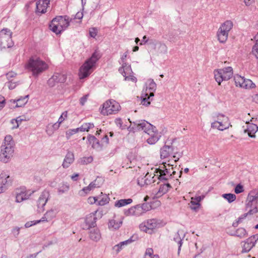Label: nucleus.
Returning <instances> with one entry per match:
<instances>
[{
    "label": "nucleus",
    "instance_id": "f257e3e1",
    "mask_svg": "<svg viewBox=\"0 0 258 258\" xmlns=\"http://www.w3.org/2000/svg\"><path fill=\"white\" fill-rule=\"evenodd\" d=\"M131 124L127 128L130 132L135 133L140 131H143L148 135L147 142L150 145L155 144L160 138L161 135L157 132L155 126L153 125L145 120H137L132 122Z\"/></svg>",
    "mask_w": 258,
    "mask_h": 258
},
{
    "label": "nucleus",
    "instance_id": "f03ea898",
    "mask_svg": "<svg viewBox=\"0 0 258 258\" xmlns=\"http://www.w3.org/2000/svg\"><path fill=\"white\" fill-rule=\"evenodd\" d=\"M26 68L32 72L34 76H37L48 68L47 64L39 58L31 57L26 64Z\"/></svg>",
    "mask_w": 258,
    "mask_h": 258
},
{
    "label": "nucleus",
    "instance_id": "7ed1b4c3",
    "mask_svg": "<svg viewBox=\"0 0 258 258\" xmlns=\"http://www.w3.org/2000/svg\"><path fill=\"white\" fill-rule=\"evenodd\" d=\"M100 55L97 52H94L90 58L88 59L80 69L79 74L81 79L87 77L91 73V70L100 58Z\"/></svg>",
    "mask_w": 258,
    "mask_h": 258
},
{
    "label": "nucleus",
    "instance_id": "20e7f679",
    "mask_svg": "<svg viewBox=\"0 0 258 258\" xmlns=\"http://www.w3.org/2000/svg\"><path fill=\"white\" fill-rule=\"evenodd\" d=\"M148 85L146 87L145 90H143L141 96L142 104L143 105L148 106L150 104L152 97L154 96V92L156 90L157 85L152 79L148 80Z\"/></svg>",
    "mask_w": 258,
    "mask_h": 258
},
{
    "label": "nucleus",
    "instance_id": "39448f33",
    "mask_svg": "<svg viewBox=\"0 0 258 258\" xmlns=\"http://www.w3.org/2000/svg\"><path fill=\"white\" fill-rule=\"evenodd\" d=\"M69 25V22L62 16L53 18L49 24L50 29L56 34H59Z\"/></svg>",
    "mask_w": 258,
    "mask_h": 258
},
{
    "label": "nucleus",
    "instance_id": "423d86ee",
    "mask_svg": "<svg viewBox=\"0 0 258 258\" xmlns=\"http://www.w3.org/2000/svg\"><path fill=\"white\" fill-rule=\"evenodd\" d=\"M233 26V23L230 20H227L221 25L217 32V37L220 43H224L227 41L229 32Z\"/></svg>",
    "mask_w": 258,
    "mask_h": 258
},
{
    "label": "nucleus",
    "instance_id": "0eeeda50",
    "mask_svg": "<svg viewBox=\"0 0 258 258\" xmlns=\"http://www.w3.org/2000/svg\"><path fill=\"white\" fill-rule=\"evenodd\" d=\"M233 75V69L231 67L217 69L214 71L215 79L219 85H220L223 81L229 80L232 77Z\"/></svg>",
    "mask_w": 258,
    "mask_h": 258
},
{
    "label": "nucleus",
    "instance_id": "6e6552de",
    "mask_svg": "<svg viewBox=\"0 0 258 258\" xmlns=\"http://www.w3.org/2000/svg\"><path fill=\"white\" fill-rule=\"evenodd\" d=\"M120 108L119 104L114 100L110 99L106 101L102 105L101 113L104 115L115 114Z\"/></svg>",
    "mask_w": 258,
    "mask_h": 258
},
{
    "label": "nucleus",
    "instance_id": "1a4fd4ad",
    "mask_svg": "<svg viewBox=\"0 0 258 258\" xmlns=\"http://www.w3.org/2000/svg\"><path fill=\"white\" fill-rule=\"evenodd\" d=\"M12 32L8 28L0 31V46L2 48H10L14 45L12 39Z\"/></svg>",
    "mask_w": 258,
    "mask_h": 258
},
{
    "label": "nucleus",
    "instance_id": "9d476101",
    "mask_svg": "<svg viewBox=\"0 0 258 258\" xmlns=\"http://www.w3.org/2000/svg\"><path fill=\"white\" fill-rule=\"evenodd\" d=\"M15 147L11 145H2L0 154V160L4 163L8 162L13 157Z\"/></svg>",
    "mask_w": 258,
    "mask_h": 258
},
{
    "label": "nucleus",
    "instance_id": "9b49d317",
    "mask_svg": "<svg viewBox=\"0 0 258 258\" xmlns=\"http://www.w3.org/2000/svg\"><path fill=\"white\" fill-rule=\"evenodd\" d=\"M119 72L125 77V80H132L133 82L137 81V78L132 76L130 75L133 73L131 67L128 65L126 62L122 63V66L118 69Z\"/></svg>",
    "mask_w": 258,
    "mask_h": 258
},
{
    "label": "nucleus",
    "instance_id": "f8f14e48",
    "mask_svg": "<svg viewBox=\"0 0 258 258\" xmlns=\"http://www.w3.org/2000/svg\"><path fill=\"white\" fill-rule=\"evenodd\" d=\"M49 192L47 190L43 191L37 201V211L38 213L44 212L45 206L49 198Z\"/></svg>",
    "mask_w": 258,
    "mask_h": 258
},
{
    "label": "nucleus",
    "instance_id": "ddd939ff",
    "mask_svg": "<svg viewBox=\"0 0 258 258\" xmlns=\"http://www.w3.org/2000/svg\"><path fill=\"white\" fill-rule=\"evenodd\" d=\"M97 211L92 213L86 217L85 219V226L83 228V229L88 230L91 228L96 227V221L97 217L96 216Z\"/></svg>",
    "mask_w": 258,
    "mask_h": 258
},
{
    "label": "nucleus",
    "instance_id": "4468645a",
    "mask_svg": "<svg viewBox=\"0 0 258 258\" xmlns=\"http://www.w3.org/2000/svg\"><path fill=\"white\" fill-rule=\"evenodd\" d=\"M67 79L66 75L61 74L55 73L47 81V84L50 87H53L56 84L64 83Z\"/></svg>",
    "mask_w": 258,
    "mask_h": 258
},
{
    "label": "nucleus",
    "instance_id": "2eb2a0df",
    "mask_svg": "<svg viewBox=\"0 0 258 258\" xmlns=\"http://www.w3.org/2000/svg\"><path fill=\"white\" fill-rule=\"evenodd\" d=\"M157 220L155 219L148 220L139 226L140 229L144 232H147L149 230H153L157 227Z\"/></svg>",
    "mask_w": 258,
    "mask_h": 258
},
{
    "label": "nucleus",
    "instance_id": "dca6fc26",
    "mask_svg": "<svg viewBox=\"0 0 258 258\" xmlns=\"http://www.w3.org/2000/svg\"><path fill=\"white\" fill-rule=\"evenodd\" d=\"M49 4V0H38L36 2V14L41 15L45 13Z\"/></svg>",
    "mask_w": 258,
    "mask_h": 258
},
{
    "label": "nucleus",
    "instance_id": "f3484780",
    "mask_svg": "<svg viewBox=\"0 0 258 258\" xmlns=\"http://www.w3.org/2000/svg\"><path fill=\"white\" fill-rule=\"evenodd\" d=\"M217 122H218L219 125L220 126V128L224 131L229 127L230 123L229 122V118L223 114L219 113L217 115Z\"/></svg>",
    "mask_w": 258,
    "mask_h": 258
},
{
    "label": "nucleus",
    "instance_id": "a211bd4d",
    "mask_svg": "<svg viewBox=\"0 0 258 258\" xmlns=\"http://www.w3.org/2000/svg\"><path fill=\"white\" fill-rule=\"evenodd\" d=\"M258 188H255L248 193L246 202L248 203V206L252 205H257Z\"/></svg>",
    "mask_w": 258,
    "mask_h": 258
},
{
    "label": "nucleus",
    "instance_id": "6ab92c4d",
    "mask_svg": "<svg viewBox=\"0 0 258 258\" xmlns=\"http://www.w3.org/2000/svg\"><path fill=\"white\" fill-rule=\"evenodd\" d=\"M172 145H165L160 149V157L161 159H165L175 154Z\"/></svg>",
    "mask_w": 258,
    "mask_h": 258
},
{
    "label": "nucleus",
    "instance_id": "aec40b11",
    "mask_svg": "<svg viewBox=\"0 0 258 258\" xmlns=\"http://www.w3.org/2000/svg\"><path fill=\"white\" fill-rule=\"evenodd\" d=\"M88 142L91 145L92 147L97 150H101L103 146V143H100L99 141L93 135H89L87 137Z\"/></svg>",
    "mask_w": 258,
    "mask_h": 258
},
{
    "label": "nucleus",
    "instance_id": "412c9836",
    "mask_svg": "<svg viewBox=\"0 0 258 258\" xmlns=\"http://www.w3.org/2000/svg\"><path fill=\"white\" fill-rule=\"evenodd\" d=\"M102 184V179L98 177L95 180L91 182L89 185L83 188V190L87 194L91 190L96 188L99 187Z\"/></svg>",
    "mask_w": 258,
    "mask_h": 258
},
{
    "label": "nucleus",
    "instance_id": "4be33fe9",
    "mask_svg": "<svg viewBox=\"0 0 258 258\" xmlns=\"http://www.w3.org/2000/svg\"><path fill=\"white\" fill-rule=\"evenodd\" d=\"M89 230V238L93 241L97 242L101 238V235L100 231V230L97 228L95 227L93 228H91L88 229Z\"/></svg>",
    "mask_w": 258,
    "mask_h": 258
},
{
    "label": "nucleus",
    "instance_id": "5701e85b",
    "mask_svg": "<svg viewBox=\"0 0 258 258\" xmlns=\"http://www.w3.org/2000/svg\"><path fill=\"white\" fill-rule=\"evenodd\" d=\"M74 153L71 151H68L64 157L62 166L63 168H67L74 162Z\"/></svg>",
    "mask_w": 258,
    "mask_h": 258
},
{
    "label": "nucleus",
    "instance_id": "b1692460",
    "mask_svg": "<svg viewBox=\"0 0 258 258\" xmlns=\"http://www.w3.org/2000/svg\"><path fill=\"white\" fill-rule=\"evenodd\" d=\"M140 205L132 207L130 209L124 210V214L126 216H139L142 214V212L139 211Z\"/></svg>",
    "mask_w": 258,
    "mask_h": 258
},
{
    "label": "nucleus",
    "instance_id": "393cba45",
    "mask_svg": "<svg viewBox=\"0 0 258 258\" xmlns=\"http://www.w3.org/2000/svg\"><path fill=\"white\" fill-rule=\"evenodd\" d=\"M258 130L257 126L253 123H248L246 129L244 130V133H247L248 135L250 138H255V134Z\"/></svg>",
    "mask_w": 258,
    "mask_h": 258
},
{
    "label": "nucleus",
    "instance_id": "a878e982",
    "mask_svg": "<svg viewBox=\"0 0 258 258\" xmlns=\"http://www.w3.org/2000/svg\"><path fill=\"white\" fill-rule=\"evenodd\" d=\"M246 209L248 212L241 216L245 219L249 215H252L258 212L257 205H252L248 206V203L246 202Z\"/></svg>",
    "mask_w": 258,
    "mask_h": 258
},
{
    "label": "nucleus",
    "instance_id": "bb28decb",
    "mask_svg": "<svg viewBox=\"0 0 258 258\" xmlns=\"http://www.w3.org/2000/svg\"><path fill=\"white\" fill-rule=\"evenodd\" d=\"M255 242L252 241L251 237H249L245 241L242 246V253H246L249 252L251 249L254 246Z\"/></svg>",
    "mask_w": 258,
    "mask_h": 258
},
{
    "label": "nucleus",
    "instance_id": "cd10ccee",
    "mask_svg": "<svg viewBox=\"0 0 258 258\" xmlns=\"http://www.w3.org/2000/svg\"><path fill=\"white\" fill-rule=\"evenodd\" d=\"M29 97V95L24 97H20L17 99L12 100L11 102H12L13 104H16L15 107H21L24 106L28 102Z\"/></svg>",
    "mask_w": 258,
    "mask_h": 258
},
{
    "label": "nucleus",
    "instance_id": "c85d7f7f",
    "mask_svg": "<svg viewBox=\"0 0 258 258\" xmlns=\"http://www.w3.org/2000/svg\"><path fill=\"white\" fill-rule=\"evenodd\" d=\"M9 178L10 176L5 173L0 174V194L6 190V185L8 183V179Z\"/></svg>",
    "mask_w": 258,
    "mask_h": 258
},
{
    "label": "nucleus",
    "instance_id": "c756f323",
    "mask_svg": "<svg viewBox=\"0 0 258 258\" xmlns=\"http://www.w3.org/2000/svg\"><path fill=\"white\" fill-rule=\"evenodd\" d=\"M135 236H133L130 237L128 239L125 240L124 241L120 242L119 243L113 246V249L118 253L121 249H122V246L124 245H126L127 244L131 243L133 241H135V239L133 238Z\"/></svg>",
    "mask_w": 258,
    "mask_h": 258
},
{
    "label": "nucleus",
    "instance_id": "7c9ffc66",
    "mask_svg": "<svg viewBox=\"0 0 258 258\" xmlns=\"http://www.w3.org/2000/svg\"><path fill=\"white\" fill-rule=\"evenodd\" d=\"M171 188V185L167 183L160 185V188L156 194L157 197H160L168 191Z\"/></svg>",
    "mask_w": 258,
    "mask_h": 258
},
{
    "label": "nucleus",
    "instance_id": "2f4dec72",
    "mask_svg": "<svg viewBox=\"0 0 258 258\" xmlns=\"http://www.w3.org/2000/svg\"><path fill=\"white\" fill-rule=\"evenodd\" d=\"M232 236H237L240 238H243L247 235V232L244 228H238L234 233L230 234Z\"/></svg>",
    "mask_w": 258,
    "mask_h": 258
},
{
    "label": "nucleus",
    "instance_id": "473e14b6",
    "mask_svg": "<svg viewBox=\"0 0 258 258\" xmlns=\"http://www.w3.org/2000/svg\"><path fill=\"white\" fill-rule=\"evenodd\" d=\"M122 223L121 221H116L114 219L110 220L108 223V228L110 229L117 230L121 226Z\"/></svg>",
    "mask_w": 258,
    "mask_h": 258
},
{
    "label": "nucleus",
    "instance_id": "72a5a7b5",
    "mask_svg": "<svg viewBox=\"0 0 258 258\" xmlns=\"http://www.w3.org/2000/svg\"><path fill=\"white\" fill-rule=\"evenodd\" d=\"M132 202L133 200L130 198L127 199H121L115 202V206L118 208H120L130 204Z\"/></svg>",
    "mask_w": 258,
    "mask_h": 258
},
{
    "label": "nucleus",
    "instance_id": "f704fd0d",
    "mask_svg": "<svg viewBox=\"0 0 258 258\" xmlns=\"http://www.w3.org/2000/svg\"><path fill=\"white\" fill-rule=\"evenodd\" d=\"M60 126L59 123L56 122L53 124H48L47 126L46 132L47 133L51 135H52L55 131L57 130Z\"/></svg>",
    "mask_w": 258,
    "mask_h": 258
},
{
    "label": "nucleus",
    "instance_id": "c9c22d12",
    "mask_svg": "<svg viewBox=\"0 0 258 258\" xmlns=\"http://www.w3.org/2000/svg\"><path fill=\"white\" fill-rule=\"evenodd\" d=\"M184 236H183V238H181L180 236L179 235L178 232L176 233L174 237H173V240L175 241L178 245V251L177 253L178 254H179L180 251L181 250V247L182 245V239L184 238Z\"/></svg>",
    "mask_w": 258,
    "mask_h": 258
},
{
    "label": "nucleus",
    "instance_id": "e433bc0d",
    "mask_svg": "<svg viewBox=\"0 0 258 258\" xmlns=\"http://www.w3.org/2000/svg\"><path fill=\"white\" fill-rule=\"evenodd\" d=\"M245 78L243 77H241L239 75H235L234 76V80L236 86H239L242 88V85H243Z\"/></svg>",
    "mask_w": 258,
    "mask_h": 258
},
{
    "label": "nucleus",
    "instance_id": "4c0bfd02",
    "mask_svg": "<svg viewBox=\"0 0 258 258\" xmlns=\"http://www.w3.org/2000/svg\"><path fill=\"white\" fill-rule=\"evenodd\" d=\"M102 196L99 197L98 205L100 206H104L109 203V198L106 195H103V193H101Z\"/></svg>",
    "mask_w": 258,
    "mask_h": 258
},
{
    "label": "nucleus",
    "instance_id": "58836bf2",
    "mask_svg": "<svg viewBox=\"0 0 258 258\" xmlns=\"http://www.w3.org/2000/svg\"><path fill=\"white\" fill-rule=\"evenodd\" d=\"M94 127V125L93 123L89 122L83 123L81 126L79 127V128L80 132H88L90 129Z\"/></svg>",
    "mask_w": 258,
    "mask_h": 258
},
{
    "label": "nucleus",
    "instance_id": "ea45409f",
    "mask_svg": "<svg viewBox=\"0 0 258 258\" xmlns=\"http://www.w3.org/2000/svg\"><path fill=\"white\" fill-rule=\"evenodd\" d=\"M222 197L226 200L229 203L234 202L236 199V196L233 194H224L222 195Z\"/></svg>",
    "mask_w": 258,
    "mask_h": 258
},
{
    "label": "nucleus",
    "instance_id": "a19ab883",
    "mask_svg": "<svg viewBox=\"0 0 258 258\" xmlns=\"http://www.w3.org/2000/svg\"><path fill=\"white\" fill-rule=\"evenodd\" d=\"M255 87V84L252 82L251 80L245 78L243 85H242V88L245 89H250L254 88Z\"/></svg>",
    "mask_w": 258,
    "mask_h": 258
},
{
    "label": "nucleus",
    "instance_id": "79ce46f5",
    "mask_svg": "<svg viewBox=\"0 0 258 258\" xmlns=\"http://www.w3.org/2000/svg\"><path fill=\"white\" fill-rule=\"evenodd\" d=\"M254 39L256 43L252 47V52L256 58L258 59V33L254 36Z\"/></svg>",
    "mask_w": 258,
    "mask_h": 258
},
{
    "label": "nucleus",
    "instance_id": "37998d69",
    "mask_svg": "<svg viewBox=\"0 0 258 258\" xmlns=\"http://www.w3.org/2000/svg\"><path fill=\"white\" fill-rule=\"evenodd\" d=\"M11 145V146L15 147L14 141L13 140V138L11 135H7L6 136L4 140V144L3 145Z\"/></svg>",
    "mask_w": 258,
    "mask_h": 258
},
{
    "label": "nucleus",
    "instance_id": "c03bdc74",
    "mask_svg": "<svg viewBox=\"0 0 258 258\" xmlns=\"http://www.w3.org/2000/svg\"><path fill=\"white\" fill-rule=\"evenodd\" d=\"M140 208L139 211H141L142 213L148 211L152 208L151 205L148 203H144L142 204V205H140Z\"/></svg>",
    "mask_w": 258,
    "mask_h": 258
},
{
    "label": "nucleus",
    "instance_id": "a18cd8bd",
    "mask_svg": "<svg viewBox=\"0 0 258 258\" xmlns=\"http://www.w3.org/2000/svg\"><path fill=\"white\" fill-rule=\"evenodd\" d=\"M93 160V157L90 156L89 157H85L80 159V163L81 164L85 165L91 163Z\"/></svg>",
    "mask_w": 258,
    "mask_h": 258
},
{
    "label": "nucleus",
    "instance_id": "49530a36",
    "mask_svg": "<svg viewBox=\"0 0 258 258\" xmlns=\"http://www.w3.org/2000/svg\"><path fill=\"white\" fill-rule=\"evenodd\" d=\"M200 197H198L197 198V202L191 201L190 202L191 206L190 208L192 210H194L195 211H197L198 209H199L200 204L199 203L200 200Z\"/></svg>",
    "mask_w": 258,
    "mask_h": 258
},
{
    "label": "nucleus",
    "instance_id": "de8ad7c7",
    "mask_svg": "<svg viewBox=\"0 0 258 258\" xmlns=\"http://www.w3.org/2000/svg\"><path fill=\"white\" fill-rule=\"evenodd\" d=\"M80 131L79 127L74 129H70L66 132V136L67 138Z\"/></svg>",
    "mask_w": 258,
    "mask_h": 258
},
{
    "label": "nucleus",
    "instance_id": "09e8293b",
    "mask_svg": "<svg viewBox=\"0 0 258 258\" xmlns=\"http://www.w3.org/2000/svg\"><path fill=\"white\" fill-rule=\"evenodd\" d=\"M153 255V249L148 248L146 249L144 258H151Z\"/></svg>",
    "mask_w": 258,
    "mask_h": 258
},
{
    "label": "nucleus",
    "instance_id": "8fccbe9b",
    "mask_svg": "<svg viewBox=\"0 0 258 258\" xmlns=\"http://www.w3.org/2000/svg\"><path fill=\"white\" fill-rule=\"evenodd\" d=\"M244 191L243 186L240 183L238 184L234 188V192L236 194H240Z\"/></svg>",
    "mask_w": 258,
    "mask_h": 258
},
{
    "label": "nucleus",
    "instance_id": "3c124183",
    "mask_svg": "<svg viewBox=\"0 0 258 258\" xmlns=\"http://www.w3.org/2000/svg\"><path fill=\"white\" fill-rule=\"evenodd\" d=\"M18 82H13V80H10L8 82V86L9 89L13 90L15 89L16 86L18 85Z\"/></svg>",
    "mask_w": 258,
    "mask_h": 258
},
{
    "label": "nucleus",
    "instance_id": "603ef678",
    "mask_svg": "<svg viewBox=\"0 0 258 258\" xmlns=\"http://www.w3.org/2000/svg\"><path fill=\"white\" fill-rule=\"evenodd\" d=\"M45 214L46 215L49 220L52 219L55 217L54 210L52 209L47 211Z\"/></svg>",
    "mask_w": 258,
    "mask_h": 258
},
{
    "label": "nucleus",
    "instance_id": "864d4df0",
    "mask_svg": "<svg viewBox=\"0 0 258 258\" xmlns=\"http://www.w3.org/2000/svg\"><path fill=\"white\" fill-rule=\"evenodd\" d=\"M89 34L91 37L95 38L97 34V29L95 27L90 28Z\"/></svg>",
    "mask_w": 258,
    "mask_h": 258
},
{
    "label": "nucleus",
    "instance_id": "5fc2aeb1",
    "mask_svg": "<svg viewBox=\"0 0 258 258\" xmlns=\"http://www.w3.org/2000/svg\"><path fill=\"white\" fill-rule=\"evenodd\" d=\"M69 186L67 185H63L61 187L58 189V192L59 194H62L69 190Z\"/></svg>",
    "mask_w": 258,
    "mask_h": 258
},
{
    "label": "nucleus",
    "instance_id": "6e6d98bb",
    "mask_svg": "<svg viewBox=\"0 0 258 258\" xmlns=\"http://www.w3.org/2000/svg\"><path fill=\"white\" fill-rule=\"evenodd\" d=\"M23 192L20 193H17L16 197V201L18 203H20L24 200V198H23Z\"/></svg>",
    "mask_w": 258,
    "mask_h": 258
},
{
    "label": "nucleus",
    "instance_id": "4d7b16f0",
    "mask_svg": "<svg viewBox=\"0 0 258 258\" xmlns=\"http://www.w3.org/2000/svg\"><path fill=\"white\" fill-rule=\"evenodd\" d=\"M17 76V73L14 72H9V73L6 74V77L8 80H12L11 79Z\"/></svg>",
    "mask_w": 258,
    "mask_h": 258
},
{
    "label": "nucleus",
    "instance_id": "13d9d810",
    "mask_svg": "<svg viewBox=\"0 0 258 258\" xmlns=\"http://www.w3.org/2000/svg\"><path fill=\"white\" fill-rule=\"evenodd\" d=\"M89 96V94H86L81 97L80 99V103L82 106L84 105L85 103L87 100L88 97Z\"/></svg>",
    "mask_w": 258,
    "mask_h": 258
},
{
    "label": "nucleus",
    "instance_id": "bf43d9fd",
    "mask_svg": "<svg viewBox=\"0 0 258 258\" xmlns=\"http://www.w3.org/2000/svg\"><path fill=\"white\" fill-rule=\"evenodd\" d=\"M243 219H244V218H243V217L242 216H240V217L238 218L237 220H236V221H234V222L233 223V224H232V226H233V227H236L238 225V224H239V223L242 222V220H243Z\"/></svg>",
    "mask_w": 258,
    "mask_h": 258
},
{
    "label": "nucleus",
    "instance_id": "052dcab7",
    "mask_svg": "<svg viewBox=\"0 0 258 258\" xmlns=\"http://www.w3.org/2000/svg\"><path fill=\"white\" fill-rule=\"evenodd\" d=\"M115 124H116V125L117 126H119L121 129L123 130L124 128V127H123L122 126V120L121 119V118H118L115 119Z\"/></svg>",
    "mask_w": 258,
    "mask_h": 258
},
{
    "label": "nucleus",
    "instance_id": "680f3d73",
    "mask_svg": "<svg viewBox=\"0 0 258 258\" xmlns=\"http://www.w3.org/2000/svg\"><path fill=\"white\" fill-rule=\"evenodd\" d=\"M144 179L143 178H139L138 179V183L141 186H143L144 184H148V182H147V179L144 180V182L142 181Z\"/></svg>",
    "mask_w": 258,
    "mask_h": 258
},
{
    "label": "nucleus",
    "instance_id": "e2e57ef3",
    "mask_svg": "<svg viewBox=\"0 0 258 258\" xmlns=\"http://www.w3.org/2000/svg\"><path fill=\"white\" fill-rule=\"evenodd\" d=\"M169 177L166 175V173H160V175H159L158 179L161 181H166L168 180Z\"/></svg>",
    "mask_w": 258,
    "mask_h": 258
},
{
    "label": "nucleus",
    "instance_id": "0e129e2a",
    "mask_svg": "<svg viewBox=\"0 0 258 258\" xmlns=\"http://www.w3.org/2000/svg\"><path fill=\"white\" fill-rule=\"evenodd\" d=\"M211 127L214 128H217L220 131H222V129L220 128V126L218 124V122L215 121L211 123Z\"/></svg>",
    "mask_w": 258,
    "mask_h": 258
},
{
    "label": "nucleus",
    "instance_id": "69168bd1",
    "mask_svg": "<svg viewBox=\"0 0 258 258\" xmlns=\"http://www.w3.org/2000/svg\"><path fill=\"white\" fill-rule=\"evenodd\" d=\"M99 197H94L93 198L90 197L88 199V202L91 204H94L98 200Z\"/></svg>",
    "mask_w": 258,
    "mask_h": 258
},
{
    "label": "nucleus",
    "instance_id": "338daca9",
    "mask_svg": "<svg viewBox=\"0 0 258 258\" xmlns=\"http://www.w3.org/2000/svg\"><path fill=\"white\" fill-rule=\"evenodd\" d=\"M49 220L48 218L46 216L45 214L44 215V216L42 217V218L39 220L35 221V223H39L40 222H45L48 221Z\"/></svg>",
    "mask_w": 258,
    "mask_h": 258
},
{
    "label": "nucleus",
    "instance_id": "774afa93",
    "mask_svg": "<svg viewBox=\"0 0 258 258\" xmlns=\"http://www.w3.org/2000/svg\"><path fill=\"white\" fill-rule=\"evenodd\" d=\"M161 172L162 173H166V175L169 177L172 176V174H171V171L170 169H168L165 168V169H163V171H161Z\"/></svg>",
    "mask_w": 258,
    "mask_h": 258
}]
</instances>
